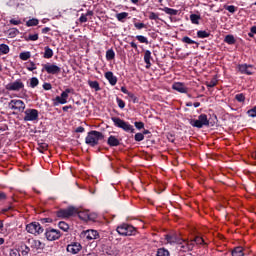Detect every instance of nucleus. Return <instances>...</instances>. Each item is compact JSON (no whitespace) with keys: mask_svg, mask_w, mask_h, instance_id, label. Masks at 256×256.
Returning a JSON list of instances; mask_svg holds the SVG:
<instances>
[{"mask_svg":"<svg viewBox=\"0 0 256 256\" xmlns=\"http://www.w3.org/2000/svg\"><path fill=\"white\" fill-rule=\"evenodd\" d=\"M156 256H170L169 250L165 248H159L157 250Z\"/></svg>","mask_w":256,"mask_h":256,"instance_id":"33","label":"nucleus"},{"mask_svg":"<svg viewBox=\"0 0 256 256\" xmlns=\"http://www.w3.org/2000/svg\"><path fill=\"white\" fill-rule=\"evenodd\" d=\"M225 43L228 45H235V36L234 35H227L224 39Z\"/></svg>","mask_w":256,"mask_h":256,"instance_id":"35","label":"nucleus"},{"mask_svg":"<svg viewBox=\"0 0 256 256\" xmlns=\"http://www.w3.org/2000/svg\"><path fill=\"white\" fill-rule=\"evenodd\" d=\"M224 9H226V11H229V13H235V11H237V7L233 5H230V6L225 5Z\"/></svg>","mask_w":256,"mask_h":256,"instance_id":"46","label":"nucleus"},{"mask_svg":"<svg viewBox=\"0 0 256 256\" xmlns=\"http://www.w3.org/2000/svg\"><path fill=\"white\" fill-rule=\"evenodd\" d=\"M27 27H37L39 25V20L37 18H32L26 22Z\"/></svg>","mask_w":256,"mask_h":256,"instance_id":"31","label":"nucleus"},{"mask_svg":"<svg viewBox=\"0 0 256 256\" xmlns=\"http://www.w3.org/2000/svg\"><path fill=\"white\" fill-rule=\"evenodd\" d=\"M238 69L244 75H253L255 73V68L252 65L240 64Z\"/></svg>","mask_w":256,"mask_h":256,"instance_id":"15","label":"nucleus"},{"mask_svg":"<svg viewBox=\"0 0 256 256\" xmlns=\"http://www.w3.org/2000/svg\"><path fill=\"white\" fill-rule=\"evenodd\" d=\"M84 131H85V128L82 126L76 128V133H83Z\"/></svg>","mask_w":256,"mask_h":256,"instance_id":"63","label":"nucleus"},{"mask_svg":"<svg viewBox=\"0 0 256 256\" xmlns=\"http://www.w3.org/2000/svg\"><path fill=\"white\" fill-rule=\"evenodd\" d=\"M88 85L89 87H91V89H94L95 91H101V87L99 86V82L97 81H88Z\"/></svg>","mask_w":256,"mask_h":256,"instance_id":"28","label":"nucleus"},{"mask_svg":"<svg viewBox=\"0 0 256 256\" xmlns=\"http://www.w3.org/2000/svg\"><path fill=\"white\" fill-rule=\"evenodd\" d=\"M149 19L151 21H157L159 19V14H157L155 12H150L149 13Z\"/></svg>","mask_w":256,"mask_h":256,"instance_id":"45","label":"nucleus"},{"mask_svg":"<svg viewBox=\"0 0 256 256\" xmlns=\"http://www.w3.org/2000/svg\"><path fill=\"white\" fill-rule=\"evenodd\" d=\"M127 17H129V13L127 12H121L116 14V19L120 21V23H125Z\"/></svg>","mask_w":256,"mask_h":256,"instance_id":"24","label":"nucleus"},{"mask_svg":"<svg viewBox=\"0 0 256 256\" xmlns=\"http://www.w3.org/2000/svg\"><path fill=\"white\" fill-rule=\"evenodd\" d=\"M10 256H21L20 250L12 249L10 250Z\"/></svg>","mask_w":256,"mask_h":256,"instance_id":"52","label":"nucleus"},{"mask_svg":"<svg viewBox=\"0 0 256 256\" xmlns=\"http://www.w3.org/2000/svg\"><path fill=\"white\" fill-rule=\"evenodd\" d=\"M153 57H151V51L146 50L144 52V63H146V69H151V60Z\"/></svg>","mask_w":256,"mask_h":256,"instance_id":"19","label":"nucleus"},{"mask_svg":"<svg viewBox=\"0 0 256 256\" xmlns=\"http://www.w3.org/2000/svg\"><path fill=\"white\" fill-rule=\"evenodd\" d=\"M82 237H85L87 241H93L95 239H99V232L97 230H86L82 232Z\"/></svg>","mask_w":256,"mask_h":256,"instance_id":"14","label":"nucleus"},{"mask_svg":"<svg viewBox=\"0 0 256 256\" xmlns=\"http://www.w3.org/2000/svg\"><path fill=\"white\" fill-rule=\"evenodd\" d=\"M39 39V34H30L28 36V41H37Z\"/></svg>","mask_w":256,"mask_h":256,"instance_id":"51","label":"nucleus"},{"mask_svg":"<svg viewBox=\"0 0 256 256\" xmlns=\"http://www.w3.org/2000/svg\"><path fill=\"white\" fill-rule=\"evenodd\" d=\"M173 89L178 91V93H187V87H185V85H183L181 82L175 83L173 85Z\"/></svg>","mask_w":256,"mask_h":256,"instance_id":"21","label":"nucleus"},{"mask_svg":"<svg viewBox=\"0 0 256 256\" xmlns=\"http://www.w3.org/2000/svg\"><path fill=\"white\" fill-rule=\"evenodd\" d=\"M69 93H74V90L71 88H67L64 92L61 93V96H57L55 101L60 105H65L67 103V99H69Z\"/></svg>","mask_w":256,"mask_h":256,"instance_id":"12","label":"nucleus"},{"mask_svg":"<svg viewBox=\"0 0 256 256\" xmlns=\"http://www.w3.org/2000/svg\"><path fill=\"white\" fill-rule=\"evenodd\" d=\"M217 85V80H211L210 82H207V87L213 88Z\"/></svg>","mask_w":256,"mask_h":256,"instance_id":"57","label":"nucleus"},{"mask_svg":"<svg viewBox=\"0 0 256 256\" xmlns=\"http://www.w3.org/2000/svg\"><path fill=\"white\" fill-rule=\"evenodd\" d=\"M165 241L170 245H183V238H181L177 233L165 235Z\"/></svg>","mask_w":256,"mask_h":256,"instance_id":"10","label":"nucleus"},{"mask_svg":"<svg viewBox=\"0 0 256 256\" xmlns=\"http://www.w3.org/2000/svg\"><path fill=\"white\" fill-rule=\"evenodd\" d=\"M48 147L49 145H47V143H41L39 144L38 151L43 153V151H47Z\"/></svg>","mask_w":256,"mask_h":256,"instance_id":"44","label":"nucleus"},{"mask_svg":"<svg viewBox=\"0 0 256 256\" xmlns=\"http://www.w3.org/2000/svg\"><path fill=\"white\" fill-rule=\"evenodd\" d=\"M105 136H103V133L92 130L88 132V135L86 136L85 143L86 145H90V147H95L96 145H99L100 141H103Z\"/></svg>","mask_w":256,"mask_h":256,"instance_id":"1","label":"nucleus"},{"mask_svg":"<svg viewBox=\"0 0 256 256\" xmlns=\"http://www.w3.org/2000/svg\"><path fill=\"white\" fill-rule=\"evenodd\" d=\"M45 237L48 241H57V239L61 238V231L53 228H47Z\"/></svg>","mask_w":256,"mask_h":256,"instance_id":"8","label":"nucleus"},{"mask_svg":"<svg viewBox=\"0 0 256 256\" xmlns=\"http://www.w3.org/2000/svg\"><path fill=\"white\" fill-rule=\"evenodd\" d=\"M58 227L62 231H69V224H67V222H63V221L59 222Z\"/></svg>","mask_w":256,"mask_h":256,"instance_id":"39","label":"nucleus"},{"mask_svg":"<svg viewBox=\"0 0 256 256\" xmlns=\"http://www.w3.org/2000/svg\"><path fill=\"white\" fill-rule=\"evenodd\" d=\"M28 243L31 249H36V251H43V249H45V243L41 242L40 240L28 239Z\"/></svg>","mask_w":256,"mask_h":256,"instance_id":"16","label":"nucleus"},{"mask_svg":"<svg viewBox=\"0 0 256 256\" xmlns=\"http://www.w3.org/2000/svg\"><path fill=\"white\" fill-rule=\"evenodd\" d=\"M105 78L109 81L110 85L115 86L117 85V78L113 75V72L109 71L105 73Z\"/></svg>","mask_w":256,"mask_h":256,"instance_id":"18","label":"nucleus"},{"mask_svg":"<svg viewBox=\"0 0 256 256\" xmlns=\"http://www.w3.org/2000/svg\"><path fill=\"white\" fill-rule=\"evenodd\" d=\"M37 85H39V79H37V77H33L30 79V87H32V89H35V87H37Z\"/></svg>","mask_w":256,"mask_h":256,"instance_id":"41","label":"nucleus"},{"mask_svg":"<svg viewBox=\"0 0 256 256\" xmlns=\"http://www.w3.org/2000/svg\"><path fill=\"white\" fill-rule=\"evenodd\" d=\"M77 213V209L75 207H68L66 209H61L56 212L57 217L60 219H69V217H73Z\"/></svg>","mask_w":256,"mask_h":256,"instance_id":"6","label":"nucleus"},{"mask_svg":"<svg viewBox=\"0 0 256 256\" xmlns=\"http://www.w3.org/2000/svg\"><path fill=\"white\" fill-rule=\"evenodd\" d=\"M19 57L22 61H28V59H31V52H22L19 54Z\"/></svg>","mask_w":256,"mask_h":256,"instance_id":"34","label":"nucleus"},{"mask_svg":"<svg viewBox=\"0 0 256 256\" xmlns=\"http://www.w3.org/2000/svg\"><path fill=\"white\" fill-rule=\"evenodd\" d=\"M134 139L137 142L143 141V139H145V135H143V133H136L134 136Z\"/></svg>","mask_w":256,"mask_h":256,"instance_id":"47","label":"nucleus"},{"mask_svg":"<svg viewBox=\"0 0 256 256\" xmlns=\"http://www.w3.org/2000/svg\"><path fill=\"white\" fill-rule=\"evenodd\" d=\"M7 199V194L5 192H0V203Z\"/></svg>","mask_w":256,"mask_h":256,"instance_id":"59","label":"nucleus"},{"mask_svg":"<svg viewBox=\"0 0 256 256\" xmlns=\"http://www.w3.org/2000/svg\"><path fill=\"white\" fill-rule=\"evenodd\" d=\"M111 120L113 121L115 127L122 129L126 133H135V128L133 125L129 124V122H126L119 117H112Z\"/></svg>","mask_w":256,"mask_h":256,"instance_id":"2","label":"nucleus"},{"mask_svg":"<svg viewBox=\"0 0 256 256\" xmlns=\"http://www.w3.org/2000/svg\"><path fill=\"white\" fill-rule=\"evenodd\" d=\"M201 19V16L197 14H191L190 15V21L193 23V25H199V20Z\"/></svg>","mask_w":256,"mask_h":256,"instance_id":"30","label":"nucleus"},{"mask_svg":"<svg viewBox=\"0 0 256 256\" xmlns=\"http://www.w3.org/2000/svg\"><path fill=\"white\" fill-rule=\"evenodd\" d=\"M0 53L7 55V53H9V46L7 44H0Z\"/></svg>","mask_w":256,"mask_h":256,"instance_id":"38","label":"nucleus"},{"mask_svg":"<svg viewBox=\"0 0 256 256\" xmlns=\"http://www.w3.org/2000/svg\"><path fill=\"white\" fill-rule=\"evenodd\" d=\"M80 23H87V16L85 14H82L79 18Z\"/></svg>","mask_w":256,"mask_h":256,"instance_id":"58","label":"nucleus"},{"mask_svg":"<svg viewBox=\"0 0 256 256\" xmlns=\"http://www.w3.org/2000/svg\"><path fill=\"white\" fill-rule=\"evenodd\" d=\"M43 70L48 73V75H59L61 73V67L55 65V64H44Z\"/></svg>","mask_w":256,"mask_h":256,"instance_id":"11","label":"nucleus"},{"mask_svg":"<svg viewBox=\"0 0 256 256\" xmlns=\"http://www.w3.org/2000/svg\"><path fill=\"white\" fill-rule=\"evenodd\" d=\"M194 243H196V245H203L205 243V240L199 236H196L194 238Z\"/></svg>","mask_w":256,"mask_h":256,"instance_id":"48","label":"nucleus"},{"mask_svg":"<svg viewBox=\"0 0 256 256\" xmlns=\"http://www.w3.org/2000/svg\"><path fill=\"white\" fill-rule=\"evenodd\" d=\"M25 87V84L21 82V80H16L12 83H9L6 86L7 91H21Z\"/></svg>","mask_w":256,"mask_h":256,"instance_id":"13","label":"nucleus"},{"mask_svg":"<svg viewBox=\"0 0 256 256\" xmlns=\"http://www.w3.org/2000/svg\"><path fill=\"white\" fill-rule=\"evenodd\" d=\"M43 57H44V59H51V57H53V50L51 48H49V46H46L44 48Z\"/></svg>","mask_w":256,"mask_h":256,"instance_id":"25","label":"nucleus"},{"mask_svg":"<svg viewBox=\"0 0 256 256\" xmlns=\"http://www.w3.org/2000/svg\"><path fill=\"white\" fill-rule=\"evenodd\" d=\"M8 105L14 111H19V113L25 112V102L23 100H11Z\"/></svg>","mask_w":256,"mask_h":256,"instance_id":"9","label":"nucleus"},{"mask_svg":"<svg viewBox=\"0 0 256 256\" xmlns=\"http://www.w3.org/2000/svg\"><path fill=\"white\" fill-rule=\"evenodd\" d=\"M134 125L136 129H143L145 127V123L143 122H135Z\"/></svg>","mask_w":256,"mask_h":256,"instance_id":"55","label":"nucleus"},{"mask_svg":"<svg viewBox=\"0 0 256 256\" xmlns=\"http://www.w3.org/2000/svg\"><path fill=\"white\" fill-rule=\"evenodd\" d=\"M116 101L120 109H125V101H123L121 98H116Z\"/></svg>","mask_w":256,"mask_h":256,"instance_id":"49","label":"nucleus"},{"mask_svg":"<svg viewBox=\"0 0 256 256\" xmlns=\"http://www.w3.org/2000/svg\"><path fill=\"white\" fill-rule=\"evenodd\" d=\"M95 219H97V214L93 213H89L88 214V221H95Z\"/></svg>","mask_w":256,"mask_h":256,"instance_id":"56","label":"nucleus"},{"mask_svg":"<svg viewBox=\"0 0 256 256\" xmlns=\"http://www.w3.org/2000/svg\"><path fill=\"white\" fill-rule=\"evenodd\" d=\"M26 69H27L28 71H35V69H37V66L35 65V62L30 61V62L27 64Z\"/></svg>","mask_w":256,"mask_h":256,"instance_id":"42","label":"nucleus"},{"mask_svg":"<svg viewBox=\"0 0 256 256\" xmlns=\"http://www.w3.org/2000/svg\"><path fill=\"white\" fill-rule=\"evenodd\" d=\"M116 231L117 233H119V235H122L124 237L135 235L137 233V229L133 227V225H129L126 223L118 226Z\"/></svg>","mask_w":256,"mask_h":256,"instance_id":"4","label":"nucleus"},{"mask_svg":"<svg viewBox=\"0 0 256 256\" xmlns=\"http://www.w3.org/2000/svg\"><path fill=\"white\" fill-rule=\"evenodd\" d=\"M24 121H39V111L37 109H26L24 111Z\"/></svg>","mask_w":256,"mask_h":256,"instance_id":"5","label":"nucleus"},{"mask_svg":"<svg viewBox=\"0 0 256 256\" xmlns=\"http://www.w3.org/2000/svg\"><path fill=\"white\" fill-rule=\"evenodd\" d=\"M189 123L192 127L203 129V127H209V118H207L206 114H200L198 119H190Z\"/></svg>","mask_w":256,"mask_h":256,"instance_id":"3","label":"nucleus"},{"mask_svg":"<svg viewBox=\"0 0 256 256\" xmlns=\"http://www.w3.org/2000/svg\"><path fill=\"white\" fill-rule=\"evenodd\" d=\"M41 221L42 223H53V219L51 218H43Z\"/></svg>","mask_w":256,"mask_h":256,"instance_id":"62","label":"nucleus"},{"mask_svg":"<svg viewBox=\"0 0 256 256\" xmlns=\"http://www.w3.org/2000/svg\"><path fill=\"white\" fill-rule=\"evenodd\" d=\"M249 117H256V106L247 111Z\"/></svg>","mask_w":256,"mask_h":256,"instance_id":"50","label":"nucleus"},{"mask_svg":"<svg viewBox=\"0 0 256 256\" xmlns=\"http://www.w3.org/2000/svg\"><path fill=\"white\" fill-rule=\"evenodd\" d=\"M186 243H187V245H191L192 250H193V248H194V247H195V245H196V243H195V239H192V240H190V241H186Z\"/></svg>","mask_w":256,"mask_h":256,"instance_id":"61","label":"nucleus"},{"mask_svg":"<svg viewBox=\"0 0 256 256\" xmlns=\"http://www.w3.org/2000/svg\"><path fill=\"white\" fill-rule=\"evenodd\" d=\"M107 143L110 147H119V139L115 136H110Z\"/></svg>","mask_w":256,"mask_h":256,"instance_id":"22","label":"nucleus"},{"mask_svg":"<svg viewBox=\"0 0 256 256\" xmlns=\"http://www.w3.org/2000/svg\"><path fill=\"white\" fill-rule=\"evenodd\" d=\"M182 42L187 43L188 45H196V48L199 47V43L189 38V36L183 37Z\"/></svg>","mask_w":256,"mask_h":256,"instance_id":"26","label":"nucleus"},{"mask_svg":"<svg viewBox=\"0 0 256 256\" xmlns=\"http://www.w3.org/2000/svg\"><path fill=\"white\" fill-rule=\"evenodd\" d=\"M231 254L232 256H245V253H243V247L241 246L235 247Z\"/></svg>","mask_w":256,"mask_h":256,"instance_id":"23","label":"nucleus"},{"mask_svg":"<svg viewBox=\"0 0 256 256\" xmlns=\"http://www.w3.org/2000/svg\"><path fill=\"white\" fill-rule=\"evenodd\" d=\"M26 231L32 235H41L43 233V227H41L39 222H32L26 225Z\"/></svg>","mask_w":256,"mask_h":256,"instance_id":"7","label":"nucleus"},{"mask_svg":"<svg viewBox=\"0 0 256 256\" xmlns=\"http://www.w3.org/2000/svg\"><path fill=\"white\" fill-rule=\"evenodd\" d=\"M52 88H53V86L51 85V83H44L43 84V89L45 91H51Z\"/></svg>","mask_w":256,"mask_h":256,"instance_id":"54","label":"nucleus"},{"mask_svg":"<svg viewBox=\"0 0 256 256\" xmlns=\"http://www.w3.org/2000/svg\"><path fill=\"white\" fill-rule=\"evenodd\" d=\"M235 99H236V101H238L239 103H244V101H245V94H243V93L237 94V95L235 96Z\"/></svg>","mask_w":256,"mask_h":256,"instance_id":"43","label":"nucleus"},{"mask_svg":"<svg viewBox=\"0 0 256 256\" xmlns=\"http://www.w3.org/2000/svg\"><path fill=\"white\" fill-rule=\"evenodd\" d=\"M10 23H11V25H21V20L11 19Z\"/></svg>","mask_w":256,"mask_h":256,"instance_id":"60","label":"nucleus"},{"mask_svg":"<svg viewBox=\"0 0 256 256\" xmlns=\"http://www.w3.org/2000/svg\"><path fill=\"white\" fill-rule=\"evenodd\" d=\"M106 59L107 61H112V59H115V51H113V49L106 51Z\"/></svg>","mask_w":256,"mask_h":256,"instance_id":"36","label":"nucleus"},{"mask_svg":"<svg viewBox=\"0 0 256 256\" xmlns=\"http://www.w3.org/2000/svg\"><path fill=\"white\" fill-rule=\"evenodd\" d=\"M180 245L181 251L187 252V251H192V246L187 244V240H183L182 244Z\"/></svg>","mask_w":256,"mask_h":256,"instance_id":"27","label":"nucleus"},{"mask_svg":"<svg viewBox=\"0 0 256 256\" xmlns=\"http://www.w3.org/2000/svg\"><path fill=\"white\" fill-rule=\"evenodd\" d=\"M211 33L205 31V30H199L197 32V37L199 39H207V37H210Z\"/></svg>","mask_w":256,"mask_h":256,"instance_id":"29","label":"nucleus"},{"mask_svg":"<svg viewBox=\"0 0 256 256\" xmlns=\"http://www.w3.org/2000/svg\"><path fill=\"white\" fill-rule=\"evenodd\" d=\"M134 27H136L138 30L145 29L147 25L145 23H134Z\"/></svg>","mask_w":256,"mask_h":256,"instance_id":"53","label":"nucleus"},{"mask_svg":"<svg viewBox=\"0 0 256 256\" xmlns=\"http://www.w3.org/2000/svg\"><path fill=\"white\" fill-rule=\"evenodd\" d=\"M19 251L21 252L22 256H27V255H29V253H31V248L29 246H27V244L21 243Z\"/></svg>","mask_w":256,"mask_h":256,"instance_id":"20","label":"nucleus"},{"mask_svg":"<svg viewBox=\"0 0 256 256\" xmlns=\"http://www.w3.org/2000/svg\"><path fill=\"white\" fill-rule=\"evenodd\" d=\"M78 216L82 221H89V211L79 212Z\"/></svg>","mask_w":256,"mask_h":256,"instance_id":"32","label":"nucleus"},{"mask_svg":"<svg viewBox=\"0 0 256 256\" xmlns=\"http://www.w3.org/2000/svg\"><path fill=\"white\" fill-rule=\"evenodd\" d=\"M82 246L78 242H72L67 246L68 253H72V255H77L79 251H81Z\"/></svg>","mask_w":256,"mask_h":256,"instance_id":"17","label":"nucleus"},{"mask_svg":"<svg viewBox=\"0 0 256 256\" xmlns=\"http://www.w3.org/2000/svg\"><path fill=\"white\" fill-rule=\"evenodd\" d=\"M137 41H139L140 43H145L146 45H149V40H147V37L143 36V35H137L136 36Z\"/></svg>","mask_w":256,"mask_h":256,"instance_id":"40","label":"nucleus"},{"mask_svg":"<svg viewBox=\"0 0 256 256\" xmlns=\"http://www.w3.org/2000/svg\"><path fill=\"white\" fill-rule=\"evenodd\" d=\"M49 31H51V28H49V27H45V28H43L42 29V33H49Z\"/></svg>","mask_w":256,"mask_h":256,"instance_id":"64","label":"nucleus"},{"mask_svg":"<svg viewBox=\"0 0 256 256\" xmlns=\"http://www.w3.org/2000/svg\"><path fill=\"white\" fill-rule=\"evenodd\" d=\"M162 11H164V13H166L167 15H177L178 11L169 7H165L162 9Z\"/></svg>","mask_w":256,"mask_h":256,"instance_id":"37","label":"nucleus"}]
</instances>
